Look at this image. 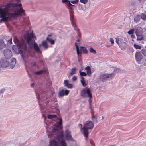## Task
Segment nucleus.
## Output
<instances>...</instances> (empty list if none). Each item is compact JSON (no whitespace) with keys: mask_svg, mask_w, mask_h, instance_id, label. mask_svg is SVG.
I'll use <instances>...</instances> for the list:
<instances>
[{"mask_svg":"<svg viewBox=\"0 0 146 146\" xmlns=\"http://www.w3.org/2000/svg\"><path fill=\"white\" fill-rule=\"evenodd\" d=\"M90 143L92 146H94V144L93 142V141H90Z\"/></svg>","mask_w":146,"mask_h":146,"instance_id":"nucleus-52","label":"nucleus"},{"mask_svg":"<svg viewBox=\"0 0 146 146\" xmlns=\"http://www.w3.org/2000/svg\"><path fill=\"white\" fill-rule=\"evenodd\" d=\"M134 29H130L129 31L128 32V33L129 35H132L133 34L134 31Z\"/></svg>","mask_w":146,"mask_h":146,"instance_id":"nucleus-39","label":"nucleus"},{"mask_svg":"<svg viewBox=\"0 0 146 146\" xmlns=\"http://www.w3.org/2000/svg\"><path fill=\"white\" fill-rule=\"evenodd\" d=\"M145 13H146V11L145 12Z\"/></svg>","mask_w":146,"mask_h":146,"instance_id":"nucleus-59","label":"nucleus"},{"mask_svg":"<svg viewBox=\"0 0 146 146\" xmlns=\"http://www.w3.org/2000/svg\"><path fill=\"white\" fill-rule=\"evenodd\" d=\"M9 63L6 59H1L0 62V69L2 68H6L9 65Z\"/></svg>","mask_w":146,"mask_h":146,"instance_id":"nucleus-13","label":"nucleus"},{"mask_svg":"<svg viewBox=\"0 0 146 146\" xmlns=\"http://www.w3.org/2000/svg\"><path fill=\"white\" fill-rule=\"evenodd\" d=\"M57 119L59 120V121L58 123V125H61L62 123V118H61L60 119H58L57 118Z\"/></svg>","mask_w":146,"mask_h":146,"instance_id":"nucleus-45","label":"nucleus"},{"mask_svg":"<svg viewBox=\"0 0 146 146\" xmlns=\"http://www.w3.org/2000/svg\"><path fill=\"white\" fill-rule=\"evenodd\" d=\"M20 2V0H10L4 6L0 7V23L25 15Z\"/></svg>","mask_w":146,"mask_h":146,"instance_id":"nucleus-1","label":"nucleus"},{"mask_svg":"<svg viewBox=\"0 0 146 146\" xmlns=\"http://www.w3.org/2000/svg\"><path fill=\"white\" fill-rule=\"evenodd\" d=\"M16 63V60L14 58H12L11 60V62L10 64V67L11 68H13L15 66Z\"/></svg>","mask_w":146,"mask_h":146,"instance_id":"nucleus-20","label":"nucleus"},{"mask_svg":"<svg viewBox=\"0 0 146 146\" xmlns=\"http://www.w3.org/2000/svg\"><path fill=\"white\" fill-rule=\"evenodd\" d=\"M94 126V123L91 121H86V123L84 124L82 133L86 138L88 136L89 133L88 130L92 129Z\"/></svg>","mask_w":146,"mask_h":146,"instance_id":"nucleus-7","label":"nucleus"},{"mask_svg":"<svg viewBox=\"0 0 146 146\" xmlns=\"http://www.w3.org/2000/svg\"><path fill=\"white\" fill-rule=\"evenodd\" d=\"M141 18L143 20H145L146 19V15L144 13H142L140 16Z\"/></svg>","mask_w":146,"mask_h":146,"instance_id":"nucleus-33","label":"nucleus"},{"mask_svg":"<svg viewBox=\"0 0 146 146\" xmlns=\"http://www.w3.org/2000/svg\"><path fill=\"white\" fill-rule=\"evenodd\" d=\"M114 76V74L113 73H112L110 74H103L100 76V80L101 81L104 82L107 80L112 79Z\"/></svg>","mask_w":146,"mask_h":146,"instance_id":"nucleus-10","label":"nucleus"},{"mask_svg":"<svg viewBox=\"0 0 146 146\" xmlns=\"http://www.w3.org/2000/svg\"><path fill=\"white\" fill-rule=\"evenodd\" d=\"M33 67H32V71H31V70H29V72H27L28 73V74H29H29H30V73H29V72H30V71H31L32 72V71H33Z\"/></svg>","mask_w":146,"mask_h":146,"instance_id":"nucleus-53","label":"nucleus"},{"mask_svg":"<svg viewBox=\"0 0 146 146\" xmlns=\"http://www.w3.org/2000/svg\"><path fill=\"white\" fill-rule=\"evenodd\" d=\"M46 71L43 70H41L35 72V74L36 75H40L43 73L45 72Z\"/></svg>","mask_w":146,"mask_h":146,"instance_id":"nucleus-25","label":"nucleus"},{"mask_svg":"<svg viewBox=\"0 0 146 146\" xmlns=\"http://www.w3.org/2000/svg\"><path fill=\"white\" fill-rule=\"evenodd\" d=\"M141 52V54H143V55L146 57V50L145 49H142L140 52Z\"/></svg>","mask_w":146,"mask_h":146,"instance_id":"nucleus-35","label":"nucleus"},{"mask_svg":"<svg viewBox=\"0 0 146 146\" xmlns=\"http://www.w3.org/2000/svg\"><path fill=\"white\" fill-rule=\"evenodd\" d=\"M30 86L32 88H34L35 86V84L34 83H32L31 84ZM35 88L36 89V96L38 99V102L40 110L44 117V120H45L47 117L44 116L43 113L44 112L43 110L44 109L45 107L48 104V100H47V96H45L44 93L43 92L40 88L37 89L35 87Z\"/></svg>","mask_w":146,"mask_h":146,"instance_id":"nucleus-2","label":"nucleus"},{"mask_svg":"<svg viewBox=\"0 0 146 146\" xmlns=\"http://www.w3.org/2000/svg\"><path fill=\"white\" fill-rule=\"evenodd\" d=\"M144 29L146 30V26L144 27Z\"/></svg>","mask_w":146,"mask_h":146,"instance_id":"nucleus-55","label":"nucleus"},{"mask_svg":"<svg viewBox=\"0 0 146 146\" xmlns=\"http://www.w3.org/2000/svg\"><path fill=\"white\" fill-rule=\"evenodd\" d=\"M82 80H81V82L83 86L84 87H85L86 86V84L84 81L83 78L82 77Z\"/></svg>","mask_w":146,"mask_h":146,"instance_id":"nucleus-37","label":"nucleus"},{"mask_svg":"<svg viewBox=\"0 0 146 146\" xmlns=\"http://www.w3.org/2000/svg\"><path fill=\"white\" fill-rule=\"evenodd\" d=\"M35 37L34 36L33 33H31L29 34L28 33L24 36V39L29 47L31 48H33L37 53L40 54L42 53L41 50L40 49L42 45V44H40L38 46L37 44L35 42L34 39Z\"/></svg>","mask_w":146,"mask_h":146,"instance_id":"nucleus-4","label":"nucleus"},{"mask_svg":"<svg viewBox=\"0 0 146 146\" xmlns=\"http://www.w3.org/2000/svg\"><path fill=\"white\" fill-rule=\"evenodd\" d=\"M92 120L94 122H97V120L95 116L94 115H93L92 116Z\"/></svg>","mask_w":146,"mask_h":146,"instance_id":"nucleus-40","label":"nucleus"},{"mask_svg":"<svg viewBox=\"0 0 146 146\" xmlns=\"http://www.w3.org/2000/svg\"><path fill=\"white\" fill-rule=\"evenodd\" d=\"M47 117L49 119H52L54 118H56L57 116L56 114H50Z\"/></svg>","mask_w":146,"mask_h":146,"instance_id":"nucleus-29","label":"nucleus"},{"mask_svg":"<svg viewBox=\"0 0 146 146\" xmlns=\"http://www.w3.org/2000/svg\"><path fill=\"white\" fill-rule=\"evenodd\" d=\"M48 128H47V131L48 132V137L50 138H55V139L50 140V146H58L60 141V143L61 141L64 140L63 139V132L60 129L58 130L57 128L54 129L53 127H51L50 128L52 129V131L48 129Z\"/></svg>","mask_w":146,"mask_h":146,"instance_id":"nucleus-3","label":"nucleus"},{"mask_svg":"<svg viewBox=\"0 0 146 146\" xmlns=\"http://www.w3.org/2000/svg\"><path fill=\"white\" fill-rule=\"evenodd\" d=\"M135 33L136 35H142L143 33L142 29L141 27H137L136 29Z\"/></svg>","mask_w":146,"mask_h":146,"instance_id":"nucleus-17","label":"nucleus"},{"mask_svg":"<svg viewBox=\"0 0 146 146\" xmlns=\"http://www.w3.org/2000/svg\"><path fill=\"white\" fill-rule=\"evenodd\" d=\"M142 35H136L137 37V40H141L143 38Z\"/></svg>","mask_w":146,"mask_h":146,"instance_id":"nucleus-34","label":"nucleus"},{"mask_svg":"<svg viewBox=\"0 0 146 146\" xmlns=\"http://www.w3.org/2000/svg\"><path fill=\"white\" fill-rule=\"evenodd\" d=\"M76 68H73L71 69V71L70 73V75L71 76L75 74L76 72Z\"/></svg>","mask_w":146,"mask_h":146,"instance_id":"nucleus-26","label":"nucleus"},{"mask_svg":"<svg viewBox=\"0 0 146 146\" xmlns=\"http://www.w3.org/2000/svg\"><path fill=\"white\" fill-rule=\"evenodd\" d=\"M20 53H21V57L23 60L25 62V65L26 66L27 72H29V70L32 71V67L35 66V63H32L30 61L27 62L26 61V60H28L29 57V53L27 54L25 52L23 53L22 51V50H21V52H20Z\"/></svg>","mask_w":146,"mask_h":146,"instance_id":"nucleus-6","label":"nucleus"},{"mask_svg":"<svg viewBox=\"0 0 146 146\" xmlns=\"http://www.w3.org/2000/svg\"><path fill=\"white\" fill-rule=\"evenodd\" d=\"M110 42H111V44H114V40H113V39L112 38H110Z\"/></svg>","mask_w":146,"mask_h":146,"instance_id":"nucleus-49","label":"nucleus"},{"mask_svg":"<svg viewBox=\"0 0 146 146\" xmlns=\"http://www.w3.org/2000/svg\"><path fill=\"white\" fill-rule=\"evenodd\" d=\"M81 96L84 98H92V94L90 88L87 87L83 88L81 91Z\"/></svg>","mask_w":146,"mask_h":146,"instance_id":"nucleus-9","label":"nucleus"},{"mask_svg":"<svg viewBox=\"0 0 146 146\" xmlns=\"http://www.w3.org/2000/svg\"><path fill=\"white\" fill-rule=\"evenodd\" d=\"M134 46L136 49H140L141 48V47L140 46L135 44H134Z\"/></svg>","mask_w":146,"mask_h":146,"instance_id":"nucleus-42","label":"nucleus"},{"mask_svg":"<svg viewBox=\"0 0 146 146\" xmlns=\"http://www.w3.org/2000/svg\"><path fill=\"white\" fill-rule=\"evenodd\" d=\"M78 9L79 10H82L85 11L86 9V8L85 6H83L82 5H80L78 7Z\"/></svg>","mask_w":146,"mask_h":146,"instance_id":"nucleus-24","label":"nucleus"},{"mask_svg":"<svg viewBox=\"0 0 146 146\" xmlns=\"http://www.w3.org/2000/svg\"><path fill=\"white\" fill-rule=\"evenodd\" d=\"M79 0H71L70 1V3H71L73 4H76L78 3Z\"/></svg>","mask_w":146,"mask_h":146,"instance_id":"nucleus-31","label":"nucleus"},{"mask_svg":"<svg viewBox=\"0 0 146 146\" xmlns=\"http://www.w3.org/2000/svg\"><path fill=\"white\" fill-rule=\"evenodd\" d=\"M76 27H77V29H78V31H76L75 29H74V30L76 32V33L77 34V35H78V36L77 37V42H79L80 41V38L81 37V35H80V30L79 29V28L78 27L77 25H76Z\"/></svg>","mask_w":146,"mask_h":146,"instance_id":"nucleus-21","label":"nucleus"},{"mask_svg":"<svg viewBox=\"0 0 146 146\" xmlns=\"http://www.w3.org/2000/svg\"><path fill=\"white\" fill-rule=\"evenodd\" d=\"M77 79V77L75 76H73L72 78V80L73 81H76Z\"/></svg>","mask_w":146,"mask_h":146,"instance_id":"nucleus-46","label":"nucleus"},{"mask_svg":"<svg viewBox=\"0 0 146 146\" xmlns=\"http://www.w3.org/2000/svg\"><path fill=\"white\" fill-rule=\"evenodd\" d=\"M46 40L50 43L52 44H54V41L51 38L47 37L46 38Z\"/></svg>","mask_w":146,"mask_h":146,"instance_id":"nucleus-27","label":"nucleus"},{"mask_svg":"<svg viewBox=\"0 0 146 146\" xmlns=\"http://www.w3.org/2000/svg\"><path fill=\"white\" fill-rule=\"evenodd\" d=\"M90 52L93 54H95L96 53V50L94 49H93L92 47H91L90 48Z\"/></svg>","mask_w":146,"mask_h":146,"instance_id":"nucleus-38","label":"nucleus"},{"mask_svg":"<svg viewBox=\"0 0 146 146\" xmlns=\"http://www.w3.org/2000/svg\"><path fill=\"white\" fill-rule=\"evenodd\" d=\"M65 136L66 140H72L73 139L71 134L70 132L68 130H65Z\"/></svg>","mask_w":146,"mask_h":146,"instance_id":"nucleus-16","label":"nucleus"},{"mask_svg":"<svg viewBox=\"0 0 146 146\" xmlns=\"http://www.w3.org/2000/svg\"><path fill=\"white\" fill-rule=\"evenodd\" d=\"M60 145L61 146H67L65 140L61 141Z\"/></svg>","mask_w":146,"mask_h":146,"instance_id":"nucleus-32","label":"nucleus"},{"mask_svg":"<svg viewBox=\"0 0 146 146\" xmlns=\"http://www.w3.org/2000/svg\"><path fill=\"white\" fill-rule=\"evenodd\" d=\"M64 85L68 88H70L72 87L73 85L72 84H69L67 80H65L64 81Z\"/></svg>","mask_w":146,"mask_h":146,"instance_id":"nucleus-19","label":"nucleus"},{"mask_svg":"<svg viewBox=\"0 0 146 146\" xmlns=\"http://www.w3.org/2000/svg\"><path fill=\"white\" fill-rule=\"evenodd\" d=\"M13 41L19 48L23 49L24 52H26L27 46V44L25 42L24 40L22 39L19 40L17 38H15L13 39Z\"/></svg>","mask_w":146,"mask_h":146,"instance_id":"nucleus-8","label":"nucleus"},{"mask_svg":"<svg viewBox=\"0 0 146 146\" xmlns=\"http://www.w3.org/2000/svg\"><path fill=\"white\" fill-rule=\"evenodd\" d=\"M62 2L63 3H69L70 2V1L69 0H62Z\"/></svg>","mask_w":146,"mask_h":146,"instance_id":"nucleus-44","label":"nucleus"},{"mask_svg":"<svg viewBox=\"0 0 146 146\" xmlns=\"http://www.w3.org/2000/svg\"><path fill=\"white\" fill-rule=\"evenodd\" d=\"M5 46V44L3 40L2 39L0 40V50L3 48Z\"/></svg>","mask_w":146,"mask_h":146,"instance_id":"nucleus-23","label":"nucleus"},{"mask_svg":"<svg viewBox=\"0 0 146 146\" xmlns=\"http://www.w3.org/2000/svg\"><path fill=\"white\" fill-rule=\"evenodd\" d=\"M42 45L44 48L45 50L47 49L48 47V44L46 41H43L42 42Z\"/></svg>","mask_w":146,"mask_h":146,"instance_id":"nucleus-28","label":"nucleus"},{"mask_svg":"<svg viewBox=\"0 0 146 146\" xmlns=\"http://www.w3.org/2000/svg\"><path fill=\"white\" fill-rule=\"evenodd\" d=\"M4 55L6 59H8L12 56L11 51L9 49H6L4 52Z\"/></svg>","mask_w":146,"mask_h":146,"instance_id":"nucleus-14","label":"nucleus"},{"mask_svg":"<svg viewBox=\"0 0 146 146\" xmlns=\"http://www.w3.org/2000/svg\"><path fill=\"white\" fill-rule=\"evenodd\" d=\"M142 0H138V1H142Z\"/></svg>","mask_w":146,"mask_h":146,"instance_id":"nucleus-56","label":"nucleus"},{"mask_svg":"<svg viewBox=\"0 0 146 146\" xmlns=\"http://www.w3.org/2000/svg\"><path fill=\"white\" fill-rule=\"evenodd\" d=\"M116 40L115 42L116 43H117L118 44H119V38H115Z\"/></svg>","mask_w":146,"mask_h":146,"instance_id":"nucleus-47","label":"nucleus"},{"mask_svg":"<svg viewBox=\"0 0 146 146\" xmlns=\"http://www.w3.org/2000/svg\"><path fill=\"white\" fill-rule=\"evenodd\" d=\"M85 70L86 71V74L88 76L90 77L91 76V71L90 67L89 66L86 67Z\"/></svg>","mask_w":146,"mask_h":146,"instance_id":"nucleus-22","label":"nucleus"},{"mask_svg":"<svg viewBox=\"0 0 146 146\" xmlns=\"http://www.w3.org/2000/svg\"><path fill=\"white\" fill-rule=\"evenodd\" d=\"M91 113L92 116V115H94V112L93 111V110L92 109H91Z\"/></svg>","mask_w":146,"mask_h":146,"instance_id":"nucleus-51","label":"nucleus"},{"mask_svg":"<svg viewBox=\"0 0 146 146\" xmlns=\"http://www.w3.org/2000/svg\"><path fill=\"white\" fill-rule=\"evenodd\" d=\"M46 125H47V124H46Z\"/></svg>","mask_w":146,"mask_h":146,"instance_id":"nucleus-58","label":"nucleus"},{"mask_svg":"<svg viewBox=\"0 0 146 146\" xmlns=\"http://www.w3.org/2000/svg\"><path fill=\"white\" fill-rule=\"evenodd\" d=\"M12 39L10 38L9 40H8L7 42V43L8 44H11L12 43Z\"/></svg>","mask_w":146,"mask_h":146,"instance_id":"nucleus-43","label":"nucleus"},{"mask_svg":"<svg viewBox=\"0 0 146 146\" xmlns=\"http://www.w3.org/2000/svg\"><path fill=\"white\" fill-rule=\"evenodd\" d=\"M80 75L81 76H86L87 75L86 73L84 72H81L80 70L79 71Z\"/></svg>","mask_w":146,"mask_h":146,"instance_id":"nucleus-36","label":"nucleus"},{"mask_svg":"<svg viewBox=\"0 0 146 146\" xmlns=\"http://www.w3.org/2000/svg\"><path fill=\"white\" fill-rule=\"evenodd\" d=\"M115 71L116 72H120V69L119 68H116Z\"/></svg>","mask_w":146,"mask_h":146,"instance_id":"nucleus-50","label":"nucleus"},{"mask_svg":"<svg viewBox=\"0 0 146 146\" xmlns=\"http://www.w3.org/2000/svg\"><path fill=\"white\" fill-rule=\"evenodd\" d=\"M79 127L80 128L81 130H83V127H82V125L81 124H79L78 125Z\"/></svg>","mask_w":146,"mask_h":146,"instance_id":"nucleus-48","label":"nucleus"},{"mask_svg":"<svg viewBox=\"0 0 146 146\" xmlns=\"http://www.w3.org/2000/svg\"><path fill=\"white\" fill-rule=\"evenodd\" d=\"M64 85L68 88H70L72 87L73 85L72 84H69L67 80H65L64 81Z\"/></svg>","mask_w":146,"mask_h":146,"instance_id":"nucleus-18","label":"nucleus"},{"mask_svg":"<svg viewBox=\"0 0 146 146\" xmlns=\"http://www.w3.org/2000/svg\"><path fill=\"white\" fill-rule=\"evenodd\" d=\"M90 98H89V102L90 103V102H91V100L90 99Z\"/></svg>","mask_w":146,"mask_h":146,"instance_id":"nucleus-54","label":"nucleus"},{"mask_svg":"<svg viewBox=\"0 0 146 146\" xmlns=\"http://www.w3.org/2000/svg\"><path fill=\"white\" fill-rule=\"evenodd\" d=\"M0 92H2V91H1V90L0 91Z\"/></svg>","mask_w":146,"mask_h":146,"instance_id":"nucleus-57","label":"nucleus"},{"mask_svg":"<svg viewBox=\"0 0 146 146\" xmlns=\"http://www.w3.org/2000/svg\"><path fill=\"white\" fill-rule=\"evenodd\" d=\"M69 93V91L68 90H64L63 89H62L59 92L58 95L60 98L63 97L64 95H68Z\"/></svg>","mask_w":146,"mask_h":146,"instance_id":"nucleus-15","label":"nucleus"},{"mask_svg":"<svg viewBox=\"0 0 146 146\" xmlns=\"http://www.w3.org/2000/svg\"><path fill=\"white\" fill-rule=\"evenodd\" d=\"M135 60L137 63L138 64L143 63L144 60L145 58L143 57L141 52L137 51L135 54Z\"/></svg>","mask_w":146,"mask_h":146,"instance_id":"nucleus-11","label":"nucleus"},{"mask_svg":"<svg viewBox=\"0 0 146 146\" xmlns=\"http://www.w3.org/2000/svg\"><path fill=\"white\" fill-rule=\"evenodd\" d=\"M75 45L76 48L77 53L78 56H79V54L81 53L82 52L84 54L88 53V50L86 48L84 47L81 46L80 47V50L77 42H75Z\"/></svg>","mask_w":146,"mask_h":146,"instance_id":"nucleus-12","label":"nucleus"},{"mask_svg":"<svg viewBox=\"0 0 146 146\" xmlns=\"http://www.w3.org/2000/svg\"><path fill=\"white\" fill-rule=\"evenodd\" d=\"M88 0H80V2L84 4H86Z\"/></svg>","mask_w":146,"mask_h":146,"instance_id":"nucleus-41","label":"nucleus"},{"mask_svg":"<svg viewBox=\"0 0 146 146\" xmlns=\"http://www.w3.org/2000/svg\"><path fill=\"white\" fill-rule=\"evenodd\" d=\"M140 19V16L139 15H137L134 19V21L137 22L139 21Z\"/></svg>","mask_w":146,"mask_h":146,"instance_id":"nucleus-30","label":"nucleus"},{"mask_svg":"<svg viewBox=\"0 0 146 146\" xmlns=\"http://www.w3.org/2000/svg\"><path fill=\"white\" fill-rule=\"evenodd\" d=\"M65 6L66 7L69 9L70 15V19L72 26L74 29L78 31V29L76 27V21L74 18V12L73 11V8L72 7L74 6H75L70 3V2L66 3Z\"/></svg>","mask_w":146,"mask_h":146,"instance_id":"nucleus-5","label":"nucleus"}]
</instances>
